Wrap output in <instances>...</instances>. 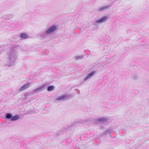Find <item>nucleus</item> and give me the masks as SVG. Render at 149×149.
I'll return each instance as SVG.
<instances>
[{
    "label": "nucleus",
    "instance_id": "f3484780",
    "mask_svg": "<svg viewBox=\"0 0 149 149\" xmlns=\"http://www.w3.org/2000/svg\"><path fill=\"white\" fill-rule=\"evenodd\" d=\"M2 47H0V54H1V52L2 50Z\"/></svg>",
    "mask_w": 149,
    "mask_h": 149
},
{
    "label": "nucleus",
    "instance_id": "1a4fd4ad",
    "mask_svg": "<svg viewBox=\"0 0 149 149\" xmlns=\"http://www.w3.org/2000/svg\"><path fill=\"white\" fill-rule=\"evenodd\" d=\"M95 66L93 67V68L91 71L88 74H94L95 73H96V72L97 70V69L95 68L94 67Z\"/></svg>",
    "mask_w": 149,
    "mask_h": 149
},
{
    "label": "nucleus",
    "instance_id": "9d476101",
    "mask_svg": "<svg viewBox=\"0 0 149 149\" xmlns=\"http://www.w3.org/2000/svg\"><path fill=\"white\" fill-rule=\"evenodd\" d=\"M19 116L18 115H15L13 117H12L11 119V121L15 120L18 119L19 118Z\"/></svg>",
    "mask_w": 149,
    "mask_h": 149
},
{
    "label": "nucleus",
    "instance_id": "2eb2a0df",
    "mask_svg": "<svg viewBox=\"0 0 149 149\" xmlns=\"http://www.w3.org/2000/svg\"><path fill=\"white\" fill-rule=\"evenodd\" d=\"M92 75H88L87 77L84 79L85 81H86L88 79L90 78Z\"/></svg>",
    "mask_w": 149,
    "mask_h": 149
},
{
    "label": "nucleus",
    "instance_id": "f8f14e48",
    "mask_svg": "<svg viewBox=\"0 0 149 149\" xmlns=\"http://www.w3.org/2000/svg\"><path fill=\"white\" fill-rule=\"evenodd\" d=\"M14 16L13 14H10L9 15H7L6 18L7 19H10L12 18Z\"/></svg>",
    "mask_w": 149,
    "mask_h": 149
},
{
    "label": "nucleus",
    "instance_id": "f257e3e1",
    "mask_svg": "<svg viewBox=\"0 0 149 149\" xmlns=\"http://www.w3.org/2000/svg\"><path fill=\"white\" fill-rule=\"evenodd\" d=\"M8 63V65L10 67L14 65L16 61L18 58V53L15 48H11L7 52Z\"/></svg>",
    "mask_w": 149,
    "mask_h": 149
},
{
    "label": "nucleus",
    "instance_id": "39448f33",
    "mask_svg": "<svg viewBox=\"0 0 149 149\" xmlns=\"http://www.w3.org/2000/svg\"><path fill=\"white\" fill-rule=\"evenodd\" d=\"M29 36L28 34L26 33H22L20 34L19 37L21 40H24L28 39Z\"/></svg>",
    "mask_w": 149,
    "mask_h": 149
},
{
    "label": "nucleus",
    "instance_id": "dca6fc26",
    "mask_svg": "<svg viewBox=\"0 0 149 149\" xmlns=\"http://www.w3.org/2000/svg\"><path fill=\"white\" fill-rule=\"evenodd\" d=\"M98 120L99 121H103L105 120V119L103 118H101L99 119Z\"/></svg>",
    "mask_w": 149,
    "mask_h": 149
},
{
    "label": "nucleus",
    "instance_id": "0eeeda50",
    "mask_svg": "<svg viewBox=\"0 0 149 149\" xmlns=\"http://www.w3.org/2000/svg\"><path fill=\"white\" fill-rule=\"evenodd\" d=\"M30 85V84L29 83L23 85L19 89L20 91H22L26 89L29 87Z\"/></svg>",
    "mask_w": 149,
    "mask_h": 149
},
{
    "label": "nucleus",
    "instance_id": "4468645a",
    "mask_svg": "<svg viewBox=\"0 0 149 149\" xmlns=\"http://www.w3.org/2000/svg\"><path fill=\"white\" fill-rule=\"evenodd\" d=\"M66 97V96L65 95H63L57 98L56 100H63Z\"/></svg>",
    "mask_w": 149,
    "mask_h": 149
},
{
    "label": "nucleus",
    "instance_id": "7ed1b4c3",
    "mask_svg": "<svg viewBox=\"0 0 149 149\" xmlns=\"http://www.w3.org/2000/svg\"><path fill=\"white\" fill-rule=\"evenodd\" d=\"M109 19V17L108 15H106L102 17L99 19H95V22L94 23V25H97V24H100L106 22Z\"/></svg>",
    "mask_w": 149,
    "mask_h": 149
},
{
    "label": "nucleus",
    "instance_id": "f03ea898",
    "mask_svg": "<svg viewBox=\"0 0 149 149\" xmlns=\"http://www.w3.org/2000/svg\"><path fill=\"white\" fill-rule=\"evenodd\" d=\"M57 26L52 25L45 29L44 31H41L38 35L42 39H45L50 35L53 34L57 29Z\"/></svg>",
    "mask_w": 149,
    "mask_h": 149
},
{
    "label": "nucleus",
    "instance_id": "6e6552de",
    "mask_svg": "<svg viewBox=\"0 0 149 149\" xmlns=\"http://www.w3.org/2000/svg\"><path fill=\"white\" fill-rule=\"evenodd\" d=\"M84 55H81L80 56H77L75 57L74 58L76 60H81L83 59L84 58Z\"/></svg>",
    "mask_w": 149,
    "mask_h": 149
},
{
    "label": "nucleus",
    "instance_id": "9b49d317",
    "mask_svg": "<svg viewBox=\"0 0 149 149\" xmlns=\"http://www.w3.org/2000/svg\"><path fill=\"white\" fill-rule=\"evenodd\" d=\"M54 89V87L53 86H51L48 87L47 90L49 91H53Z\"/></svg>",
    "mask_w": 149,
    "mask_h": 149
},
{
    "label": "nucleus",
    "instance_id": "423d86ee",
    "mask_svg": "<svg viewBox=\"0 0 149 149\" xmlns=\"http://www.w3.org/2000/svg\"><path fill=\"white\" fill-rule=\"evenodd\" d=\"M46 86L45 85H44L43 86H41L35 90L33 91V93H37L41 91H42L44 90L45 89V87Z\"/></svg>",
    "mask_w": 149,
    "mask_h": 149
},
{
    "label": "nucleus",
    "instance_id": "20e7f679",
    "mask_svg": "<svg viewBox=\"0 0 149 149\" xmlns=\"http://www.w3.org/2000/svg\"><path fill=\"white\" fill-rule=\"evenodd\" d=\"M110 7V5L104 6L100 7L97 8V10L99 12L104 11L107 10Z\"/></svg>",
    "mask_w": 149,
    "mask_h": 149
},
{
    "label": "nucleus",
    "instance_id": "ddd939ff",
    "mask_svg": "<svg viewBox=\"0 0 149 149\" xmlns=\"http://www.w3.org/2000/svg\"><path fill=\"white\" fill-rule=\"evenodd\" d=\"M12 115L10 113H7L6 115V118L8 119H10L12 118Z\"/></svg>",
    "mask_w": 149,
    "mask_h": 149
}]
</instances>
